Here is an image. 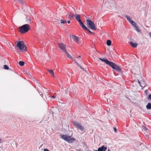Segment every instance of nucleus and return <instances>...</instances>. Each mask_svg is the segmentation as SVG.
Listing matches in <instances>:
<instances>
[{
    "instance_id": "nucleus-10",
    "label": "nucleus",
    "mask_w": 151,
    "mask_h": 151,
    "mask_svg": "<svg viewBox=\"0 0 151 151\" xmlns=\"http://www.w3.org/2000/svg\"><path fill=\"white\" fill-rule=\"evenodd\" d=\"M107 149L106 147H105L104 145H103L102 147L99 148V151H106Z\"/></svg>"
},
{
    "instance_id": "nucleus-12",
    "label": "nucleus",
    "mask_w": 151,
    "mask_h": 151,
    "mask_svg": "<svg viewBox=\"0 0 151 151\" xmlns=\"http://www.w3.org/2000/svg\"><path fill=\"white\" fill-rule=\"evenodd\" d=\"M79 24L83 29L86 30L88 28L82 22L80 23Z\"/></svg>"
},
{
    "instance_id": "nucleus-36",
    "label": "nucleus",
    "mask_w": 151,
    "mask_h": 151,
    "mask_svg": "<svg viewBox=\"0 0 151 151\" xmlns=\"http://www.w3.org/2000/svg\"><path fill=\"white\" fill-rule=\"evenodd\" d=\"M1 139L0 138V143H1Z\"/></svg>"
},
{
    "instance_id": "nucleus-33",
    "label": "nucleus",
    "mask_w": 151,
    "mask_h": 151,
    "mask_svg": "<svg viewBox=\"0 0 151 151\" xmlns=\"http://www.w3.org/2000/svg\"><path fill=\"white\" fill-rule=\"evenodd\" d=\"M67 22H68V23L70 24V21H67Z\"/></svg>"
},
{
    "instance_id": "nucleus-25",
    "label": "nucleus",
    "mask_w": 151,
    "mask_h": 151,
    "mask_svg": "<svg viewBox=\"0 0 151 151\" xmlns=\"http://www.w3.org/2000/svg\"><path fill=\"white\" fill-rule=\"evenodd\" d=\"M17 1L22 4H24V1L23 0H17Z\"/></svg>"
},
{
    "instance_id": "nucleus-7",
    "label": "nucleus",
    "mask_w": 151,
    "mask_h": 151,
    "mask_svg": "<svg viewBox=\"0 0 151 151\" xmlns=\"http://www.w3.org/2000/svg\"><path fill=\"white\" fill-rule=\"evenodd\" d=\"M125 17L127 18V20L128 22L131 24V25L134 27H135V26L137 25L136 23L134 22L130 18V17L127 15H126Z\"/></svg>"
},
{
    "instance_id": "nucleus-30",
    "label": "nucleus",
    "mask_w": 151,
    "mask_h": 151,
    "mask_svg": "<svg viewBox=\"0 0 151 151\" xmlns=\"http://www.w3.org/2000/svg\"><path fill=\"white\" fill-rule=\"evenodd\" d=\"M44 151H49V150L47 149H44Z\"/></svg>"
},
{
    "instance_id": "nucleus-37",
    "label": "nucleus",
    "mask_w": 151,
    "mask_h": 151,
    "mask_svg": "<svg viewBox=\"0 0 151 151\" xmlns=\"http://www.w3.org/2000/svg\"><path fill=\"white\" fill-rule=\"evenodd\" d=\"M143 82V83H144V82ZM141 84H142L143 85L144 84V83H142H142H141Z\"/></svg>"
},
{
    "instance_id": "nucleus-1",
    "label": "nucleus",
    "mask_w": 151,
    "mask_h": 151,
    "mask_svg": "<svg viewBox=\"0 0 151 151\" xmlns=\"http://www.w3.org/2000/svg\"><path fill=\"white\" fill-rule=\"evenodd\" d=\"M99 59L101 61L105 62L107 64L109 65L113 69L119 72L121 71L122 70L115 63L109 61L106 58H99Z\"/></svg>"
},
{
    "instance_id": "nucleus-21",
    "label": "nucleus",
    "mask_w": 151,
    "mask_h": 151,
    "mask_svg": "<svg viewBox=\"0 0 151 151\" xmlns=\"http://www.w3.org/2000/svg\"><path fill=\"white\" fill-rule=\"evenodd\" d=\"M19 64L21 66H23L24 64V63L23 61H19Z\"/></svg>"
},
{
    "instance_id": "nucleus-16",
    "label": "nucleus",
    "mask_w": 151,
    "mask_h": 151,
    "mask_svg": "<svg viewBox=\"0 0 151 151\" xmlns=\"http://www.w3.org/2000/svg\"><path fill=\"white\" fill-rule=\"evenodd\" d=\"M49 72L50 74L51 75V76L53 77H54V73L53 72V70H47Z\"/></svg>"
},
{
    "instance_id": "nucleus-35",
    "label": "nucleus",
    "mask_w": 151,
    "mask_h": 151,
    "mask_svg": "<svg viewBox=\"0 0 151 151\" xmlns=\"http://www.w3.org/2000/svg\"><path fill=\"white\" fill-rule=\"evenodd\" d=\"M79 66L80 67V68H81V69H83V70H84V69H83V68L81 67L80 65V66Z\"/></svg>"
},
{
    "instance_id": "nucleus-6",
    "label": "nucleus",
    "mask_w": 151,
    "mask_h": 151,
    "mask_svg": "<svg viewBox=\"0 0 151 151\" xmlns=\"http://www.w3.org/2000/svg\"><path fill=\"white\" fill-rule=\"evenodd\" d=\"M73 123L75 127L78 129L83 131L84 129V127L82 126L80 123L76 122H73Z\"/></svg>"
},
{
    "instance_id": "nucleus-32",
    "label": "nucleus",
    "mask_w": 151,
    "mask_h": 151,
    "mask_svg": "<svg viewBox=\"0 0 151 151\" xmlns=\"http://www.w3.org/2000/svg\"><path fill=\"white\" fill-rule=\"evenodd\" d=\"M93 150L94 151H99V148H98V150Z\"/></svg>"
},
{
    "instance_id": "nucleus-20",
    "label": "nucleus",
    "mask_w": 151,
    "mask_h": 151,
    "mask_svg": "<svg viewBox=\"0 0 151 151\" xmlns=\"http://www.w3.org/2000/svg\"><path fill=\"white\" fill-rule=\"evenodd\" d=\"M65 52V53L67 56L70 59L72 58L70 54H69L67 51Z\"/></svg>"
},
{
    "instance_id": "nucleus-26",
    "label": "nucleus",
    "mask_w": 151,
    "mask_h": 151,
    "mask_svg": "<svg viewBox=\"0 0 151 151\" xmlns=\"http://www.w3.org/2000/svg\"><path fill=\"white\" fill-rule=\"evenodd\" d=\"M148 99L151 100V94L149 95L147 98Z\"/></svg>"
},
{
    "instance_id": "nucleus-14",
    "label": "nucleus",
    "mask_w": 151,
    "mask_h": 151,
    "mask_svg": "<svg viewBox=\"0 0 151 151\" xmlns=\"http://www.w3.org/2000/svg\"><path fill=\"white\" fill-rule=\"evenodd\" d=\"M76 19L78 21V22L79 23H80L82 22V21L81 20L80 17L79 15H77L76 17Z\"/></svg>"
},
{
    "instance_id": "nucleus-8",
    "label": "nucleus",
    "mask_w": 151,
    "mask_h": 151,
    "mask_svg": "<svg viewBox=\"0 0 151 151\" xmlns=\"http://www.w3.org/2000/svg\"><path fill=\"white\" fill-rule=\"evenodd\" d=\"M58 45L59 48L62 50L63 52H65L66 51L65 48L66 45H64L63 43H59L58 44Z\"/></svg>"
},
{
    "instance_id": "nucleus-11",
    "label": "nucleus",
    "mask_w": 151,
    "mask_h": 151,
    "mask_svg": "<svg viewBox=\"0 0 151 151\" xmlns=\"http://www.w3.org/2000/svg\"><path fill=\"white\" fill-rule=\"evenodd\" d=\"M26 22L28 23H31V20L29 16H27L26 19Z\"/></svg>"
},
{
    "instance_id": "nucleus-18",
    "label": "nucleus",
    "mask_w": 151,
    "mask_h": 151,
    "mask_svg": "<svg viewBox=\"0 0 151 151\" xmlns=\"http://www.w3.org/2000/svg\"><path fill=\"white\" fill-rule=\"evenodd\" d=\"M135 29L138 32H140L141 30L137 27V25L134 27Z\"/></svg>"
},
{
    "instance_id": "nucleus-3",
    "label": "nucleus",
    "mask_w": 151,
    "mask_h": 151,
    "mask_svg": "<svg viewBox=\"0 0 151 151\" xmlns=\"http://www.w3.org/2000/svg\"><path fill=\"white\" fill-rule=\"evenodd\" d=\"M61 138L64 139L68 143H72L75 140V139L73 137L71 138L70 136H67L66 135H60Z\"/></svg>"
},
{
    "instance_id": "nucleus-27",
    "label": "nucleus",
    "mask_w": 151,
    "mask_h": 151,
    "mask_svg": "<svg viewBox=\"0 0 151 151\" xmlns=\"http://www.w3.org/2000/svg\"><path fill=\"white\" fill-rule=\"evenodd\" d=\"M86 30H87L88 31L89 33H91V34H94V33L92 32H91V31L88 29H87Z\"/></svg>"
},
{
    "instance_id": "nucleus-29",
    "label": "nucleus",
    "mask_w": 151,
    "mask_h": 151,
    "mask_svg": "<svg viewBox=\"0 0 151 151\" xmlns=\"http://www.w3.org/2000/svg\"><path fill=\"white\" fill-rule=\"evenodd\" d=\"M113 129H114V131H115V132H116V131L117 129H116V127H113Z\"/></svg>"
},
{
    "instance_id": "nucleus-13",
    "label": "nucleus",
    "mask_w": 151,
    "mask_h": 151,
    "mask_svg": "<svg viewBox=\"0 0 151 151\" xmlns=\"http://www.w3.org/2000/svg\"><path fill=\"white\" fill-rule=\"evenodd\" d=\"M68 16V18L69 19H71L75 17V15L73 14L72 13H70L69 14H68L67 16Z\"/></svg>"
},
{
    "instance_id": "nucleus-24",
    "label": "nucleus",
    "mask_w": 151,
    "mask_h": 151,
    "mask_svg": "<svg viewBox=\"0 0 151 151\" xmlns=\"http://www.w3.org/2000/svg\"><path fill=\"white\" fill-rule=\"evenodd\" d=\"M138 83L140 85V86L141 87H144L145 86H143L142 84H141L142 82L138 80Z\"/></svg>"
},
{
    "instance_id": "nucleus-19",
    "label": "nucleus",
    "mask_w": 151,
    "mask_h": 151,
    "mask_svg": "<svg viewBox=\"0 0 151 151\" xmlns=\"http://www.w3.org/2000/svg\"><path fill=\"white\" fill-rule=\"evenodd\" d=\"M111 41L110 40H108L106 41V44L107 45L109 46H110L111 45Z\"/></svg>"
},
{
    "instance_id": "nucleus-40",
    "label": "nucleus",
    "mask_w": 151,
    "mask_h": 151,
    "mask_svg": "<svg viewBox=\"0 0 151 151\" xmlns=\"http://www.w3.org/2000/svg\"><path fill=\"white\" fill-rule=\"evenodd\" d=\"M108 151H109V150H108Z\"/></svg>"
},
{
    "instance_id": "nucleus-39",
    "label": "nucleus",
    "mask_w": 151,
    "mask_h": 151,
    "mask_svg": "<svg viewBox=\"0 0 151 151\" xmlns=\"http://www.w3.org/2000/svg\"><path fill=\"white\" fill-rule=\"evenodd\" d=\"M79 151H81V150H79Z\"/></svg>"
},
{
    "instance_id": "nucleus-2",
    "label": "nucleus",
    "mask_w": 151,
    "mask_h": 151,
    "mask_svg": "<svg viewBox=\"0 0 151 151\" xmlns=\"http://www.w3.org/2000/svg\"><path fill=\"white\" fill-rule=\"evenodd\" d=\"M30 29L29 25L26 24L19 28V32L21 34H24L27 32Z\"/></svg>"
},
{
    "instance_id": "nucleus-17",
    "label": "nucleus",
    "mask_w": 151,
    "mask_h": 151,
    "mask_svg": "<svg viewBox=\"0 0 151 151\" xmlns=\"http://www.w3.org/2000/svg\"><path fill=\"white\" fill-rule=\"evenodd\" d=\"M146 107L147 109H151V104L150 103H148Z\"/></svg>"
},
{
    "instance_id": "nucleus-23",
    "label": "nucleus",
    "mask_w": 151,
    "mask_h": 151,
    "mask_svg": "<svg viewBox=\"0 0 151 151\" xmlns=\"http://www.w3.org/2000/svg\"><path fill=\"white\" fill-rule=\"evenodd\" d=\"M4 68L5 69L8 70L9 69V67L6 65H4Z\"/></svg>"
},
{
    "instance_id": "nucleus-15",
    "label": "nucleus",
    "mask_w": 151,
    "mask_h": 151,
    "mask_svg": "<svg viewBox=\"0 0 151 151\" xmlns=\"http://www.w3.org/2000/svg\"><path fill=\"white\" fill-rule=\"evenodd\" d=\"M129 44L132 47H136L137 45V43H133L132 42H130Z\"/></svg>"
},
{
    "instance_id": "nucleus-31",
    "label": "nucleus",
    "mask_w": 151,
    "mask_h": 151,
    "mask_svg": "<svg viewBox=\"0 0 151 151\" xmlns=\"http://www.w3.org/2000/svg\"><path fill=\"white\" fill-rule=\"evenodd\" d=\"M52 98L54 99H55V97L54 96H52Z\"/></svg>"
},
{
    "instance_id": "nucleus-34",
    "label": "nucleus",
    "mask_w": 151,
    "mask_h": 151,
    "mask_svg": "<svg viewBox=\"0 0 151 151\" xmlns=\"http://www.w3.org/2000/svg\"><path fill=\"white\" fill-rule=\"evenodd\" d=\"M149 35L150 36V37H151V32H150L149 34Z\"/></svg>"
},
{
    "instance_id": "nucleus-9",
    "label": "nucleus",
    "mask_w": 151,
    "mask_h": 151,
    "mask_svg": "<svg viewBox=\"0 0 151 151\" xmlns=\"http://www.w3.org/2000/svg\"><path fill=\"white\" fill-rule=\"evenodd\" d=\"M72 39L77 43H79V38L78 37L75 36L74 35H72Z\"/></svg>"
},
{
    "instance_id": "nucleus-5",
    "label": "nucleus",
    "mask_w": 151,
    "mask_h": 151,
    "mask_svg": "<svg viewBox=\"0 0 151 151\" xmlns=\"http://www.w3.org/2000/svg\"><path fill=\"white\" fill-rule=\"evenodd\" d=\"M86 23L87 26L90 29L93 30H96L95 24L91 20H86Z\"/></svg>"
},
{
    "instance_id": "nucleus-28",
    "label": "nucleus",
    "mask_w": 151,
    "mask_h": 151,
    "mask_svg": "<svg viewBox=\"0 0 151 151\" xmlns=\"http://www.w3.org/2000/svg\"><path fill=\"white\" fill-rule=\"evenodd\" d=\"M75 63H76V64L78 66H80V65H79V64H78V63L75 60H74Z\"/></svg>"
},
{
    "instance_id": "nucleus-4",
    "label": "nucleus",
    "mask_w": 151,
    "mask_h": 151,
    "mask_svg": "<svg viewBox=\"0 0 151 151\" xmlns=\"http://www.w3.org/2000/svg\"><path fill=\"white\" fill-rule=\"evenodd\" d=\"M17 48L20 50L25 51L26 49V46L24 45L23 41H19L16 45Z\"/></svg>"
},
{
    "instance_id": "nucleus-22",
    "label": "nucleus",
    "mask_w": 151,
    "mask_h": 151,
    "mask_svg": "<svg viewBox=\"0 0 151 151\" xmlns=\"http://www.w3.org/2000/svg\"><path fill=\"white\" fill-rule=\"evenodd\" d=\"M60 20V22L61 23L65 24V23H66L67 22L66 20H63L62 19H61Z\"/></svg>"
},
{
    "instance_id": "nucleus-38",
    "label": "nucleus",
    "mask_w": 151,
    "mask_h": 151,
    "mask_svg": "<svg viewBox=\"0 0 151 151\" xmlns=\"http://www.w3.org/2000/svg\"><path fill=\"white\" fill-rule=\"evenodd\" d=\"M78 57H79V58H80V57H81V56H80V55H79V56H78Z\"/></svg>"
}]
</instances>
